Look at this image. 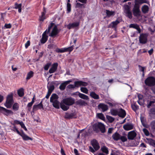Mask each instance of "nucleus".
I'll return each instance as SVG.
<instances>
[{
  "label": "nucleus",
  "instance_id": "obj_1",
  "mask_svg": "<svg viewBox=\"0 0 155 155\" xmlns=\"http://www.w3.org/2000/svg\"><path fill=\"white\" fill-rule=\"evenodd\" d=\"M58 96L55 94H53L51 95L50 98V101L52 103L53 107L57 109L60 108L59 102L58 100Z\"/></svg>",
  "mask_w": 155,
  "mask_h": 155
},
{
  "label": "nucleus",
  "instance_id": "obj_2",
  "mask_svg": "<svg viewBox=\"0 0 155 155\" xmlns=\"http://www.w3.org/2000/svg\"><path fill=\"white\" fill-rule=\"evenodd\" d=\"M54 25V23H51L48 26V29H46L43 34L42 38L40 40L41 43H45L47 40L48 36L47 34L49 32L51 29Z\"/></svg>",
  "mask_w": 155,
  "mask_h": 155
},
{
  "label": "nucleus",
  "instance_id": "obj_3",
  "mask_svg": "<svg viewBox=\"0 0 155 155\" xmlns=\"http://www.w3.org/2000/svg\"><path fill=\"white\" fill-rule=\"evenodd\" d=\"M13 102V95L12 94H10L8 95L7 97L5 105L7 108H10L11 107Z\"/></svg>",
  "mask_w": 155,
  "mask_h": 155
},
{
  "label": "nucleus",
  "instance_id": "obj_4",
  "mask_svg": "<svg viewBox=\"0 0 155 155\" xmlns=\"http://www.w3.org/2000/svg\"><path fill=\"white\" fill-rule=\"evenodd\" d=\"M145 84L148 86L151 87L155 85V78L153 77L147 78L144 81Z\"/></svg>",
  "mask_w": 155,
  "mask_h": 155
},
{
  "label": "nucleus",
  "instance_id": "obj_5",
  "mask_svg": "<svg viewBox=\"0 0 155 155\" xmlns=\"http://www.w3.org/2000/svg\"><path fill=\"white\" fill-rule=\"evenodd\" d=\"M99 129L102 133H104L105 131V127L104 125L101 122L96 123L94 126V130L97 131Z\"/></svg>",
  "mask_w": 155,
  "mask_h": 155
},
{
  "label": "nucleus",
  "instance_id": "obj_6",
  "mask_svg": "<svg viewBox=\"0 0 155 155\" xmlns=\"http://www.w3.org/2000/svg\"><path fill=\"white\" fill-rule=\"evenodd\" d=\"M62 101V103L68 106L73 105L75 103V99L71 97L64 98Z\"/></svg>",
  "mask_w": 155,
  "mask_h": 155
},
{
  "label": "nucleus",
  "instance_id": "obj_7",
  "mask_svg": "<svg viewBox=\"0 0 155 155\" xmlns=\"http://www.w3.org/2000/svg\"><path fill=\"white\" fill-rule=\"evenodd\" d=\"M148 34L147 33H142L140 35L139 40L140 43L144 44L147 41Z\"/></svg>",
  "mask_w": 155,
  "mask_h": 155
},
{
  "label": "nucleus",
  "instance_id": "obj_8",
  "mask_svg": "<svg viewBox=\"0 0 155 155\" xmlns=\"http://www.w3.org/2000/svg\"><path fill=\"white\" fill-rule=\"evenodd\" d=\"M122 20L121 18H118L115 21L112 22L109 25V27L114 28L115 31H116L117 25L120 22L122 21Z\"/></svg>",
  "mask_w": 155,
  "mask_h": 155
},
{
  "label": "nucleus",
  "instance_id": "obj_9",
  "mask_svg": "<svg viewBox=\"0 0 155 155\" xmlns=\"http://www.w3.org/2000/svg\"><path fill=\"white\" fill-rule=\"evenodd\" d=\"M73 49V46L67 48H63L61 49L57 48L56 49V52L58 53H63L65 52L72 51Z\"/></svg>",
  "mask_w": 155,
  "mask_h": 155
},
{
  "label": "nucleus",
  "instance_id": "obj_10",
  "mask_svg": "<svg viewBox=\"0 0 155 155\" xmlns=\"http://www.w3.org/2000/svg\"><path fill=\"white\" fill-rule=\"evenodd\" d=\"M137 133L134 131H131L128 132L127 134L128 138L129 140H133L136 137Z\"/></svg>",
  "mask_w": 155,
  "mask_h": 155
},
{
  "label": "nucleus",
  "instance_id": "obj_11",
  "mask_svg": "<svg viewBox=\"0 0 155 155\" xmlns=\"http://www.w3.org/2000/svg\"><path fill=\"white\" fill-rule=\"evenodd\" d=\"M59 31L57 26H54L52 29V31L49 36L52 37H55L58 33Z\"/></svg>",
  "mask_w": 155,
  "mask_h": 155
},
{
  "label": "nucleus",
  "instance_id": "obj_12",
  "mask_svg": "<svg viewBox=\"0 0 155 155\" xmlns=\"http://www.w3.org/2000/svg\"><path fill=\"white\" fill-rule=\"evenodd\" d=\"M98 109L103 112L106 111L108 109L107 106L104 104L101 103L98 106Z\"/></svg>",
  "mask_w": 155,
  "mask_h": 155
},
{
  "label": "nucleus",
  "instance_id": "obj_13",
  "mask_svg": "<svg viewBox=\"0 0 155 155\" xmlns=\"http://www.w3.org/2000/svg\"><path fill=\"white\" fill-rule=\"evenodd\" d=\"M91 144L95 150L99 149L100 146L97 141L95 140H94L91 142Z\"/></svg>",
  "mask_w": 155,
  "mask_h": 155
},
{
  "label": "nucleus",
  "instance_id": "obj_14",
  "mask_svg": "<svg viewBox=\"0 0 155 155\" xmlns=\"http://www.w3.org/2000/svg\"><path fill=\"white\" fill-rule=\"evenodd\" d=\"M58 66V64L57 63H54L51 68L49 69V72L50 74L54 72L56 70Z\"/></svg>",
  "mask_w": 155,
  "mask_h": 155
},
{
  "label": "nucleus",
  "instance_id": "obj_15",
  "mask_svg": "<svg viewBox=\"0 0 155 155\" xmlns=\"http://www.w3.org/2000/svg\"><path fill=\"white\" fill-rule=\"evenodd\" d=\"M71 81V80L66 81L62 83L59 86V88L61 90H64L68 84H69Z\"/></svg>",
  "mask_w": 155,
  "mask_h": 155
},
{
  "label": "nucleus",
  "instance_id": "obj_16",
  "mask_svg": "<svg viewBox=\"0 0 155 155\" xmlns=\"http://www.w3.org/2000/svg\"><path fill=\"white\" fill-rule=\"evenodd\" d=\"M87 85V83L82 81H77L74 82L75 87H78L81 86H86Z\"/></svg>",
  "mask_w": 155,
  "mask_h": 155
},
{
  "label": "nucleus",
  "instance_id": "obj_17",
  "mask_svg": "<svg viewBox=\"0 0 155 155\" xmlns=\"http://www.w3.org/2000/svg\"><path fill=\"white\" fill-rule=\"evenodd\" d=\"M123 127L125 130H129L133 128L134 125L131 124H127L124 125Z\"/></svg>",
  "mask_w": 155,
  "mask_h": 155
},
{
  "label": "nucleus",
  "instance_id": "obj_18",
  "mask_svg": "<svg viewBox=\"0 0 155 155\" xmlns=\"http://www.w3.org/2000/svg\"><path fill=\"white\" fill-rule=\"evenodd\" d=\"M74 94L78 95L79 97L82 99L86 100H88L89 99V98L87 96L79 92H77Z\"/></svg>",
  "mask_w": 155,
  "mask_h": 155
},
{
  "label": "nucleus",
  "instance_id": "obj_19",
  "mask_svg": "<svg viewBox=\"0 0 155 155\" xmlns=\"http://www.w3.org/2000/svg\"><path fill=\"white\" fill-rule=\"evenodd\" d=\"M129 27L136 29L138 31L139 33H140L141 32L139 26L137 24H131L129 25Z\"/></svg>",
  "mask_w": 155,
  "mask_h": 155
},
{
  "label": "nucleus",
  "instance_id": "obj_20",
  "mask_svg": "<svg viewBox=\"0 0 155 155\" xmlns=\"http://www.w3.org/2000/svg\"><path fill=\"white\" fill-rule=\"evenodd\" d=\"M43 109V106L42 104V102H41L38 105H35L33 106V110H36L38 109Z\"/></svg>",
  "mask_w": 155,
  "mask_h": 155
},
{
  "label": "nucleus",
  "instance_id": "obj_21",
  "mask_svg": "<svg viewBox=\"0 0 155 155\" xmlns=\"http://www.w3.org/2000/svg\"><path fill=\"white\" fill-rule=\"evenodd\" d=\"M19 135L22 137L23 139L24 140H32V139L31 138L29 137L28 136L25 134L23 132L22 133H21Z\"/></svg>",
  "mask_w": 155,
  "mask_h": 155
},
{
  "label": "nucleus",
  "instance_id": "obj_22",
  "mask_svg": "<svg viewBox=\"0 0 155 155\" xmlns=\"http://www.w3.org/2000/svg\"><path fill=\"white\" fill-rule=\"evenodd\" d=\"M15 6H11L9 7L8 8V10H9L11 9H18V10H21V4H18L17 3H15Z\"/></svg>",
  "mask_w": 155,
  "mask_h": 155
},
{
  "label": "nucleus",
  "instance_id": "obj_23",
  "mask_svg": "<svg viewBox=\"0 0 155 155\" xmlns=\"http://www.w3.org/2000/svg\"><path fill=\"white\" fill-rule=\"evenodd\" d=\"M126 115V113L125 111L121 109L119 111L118 115L122 118H124Z\"/></svg>",
  "mask_w": 155,
  "mask_h": 155
},
{
  "label": "nucleus",
  "instance_id": "obj_24",
  "mask_svg": "<svg viewBox=\"0 0 155 155\" xmlns=\"http://www.w3.org/2000/svg\"><path fill=\"white\" fill-rule=\"evenodd\" d=\"M90 95L91 97L95 99H98L100 98L99 95L94 92H91Z\"/></svg>",
  "mask_w": 155,
  "mask_h": 155
},
{
  "label": "nucleus",
  "instance_id": "obj_25",
  "mask_svg": "<svg viewBox=\"0 0 155 155\" xmlns=\"http://www.w3.org/2000/svg\"><path fill=\"white\" fill-rule=\"evenodd\" d=\"M120 136L117 132H116L112 135V137L114 140H117L120 139Z\"/></svg>",
  "mask_w": 155,
  "mask_h": 155
},
{
  "label": "nucleus",
  "instance_id": "obj_26",
  "mask_svg": "<svg viewBox=\"0 0 155 155\" xmlns=\"http://www.w3.org/2000/svg\"><path fill=\"white\" fill-rule=\"evenodd\" d=\"M64 104L62 103V101L60 104V107L64 110L66 111L69 109V107L68 106L65 105Z\"/></svg>",
  "mask_w": 155,
  "mask_h": 155
},
{
  "label": "nucleus",
  "instance_id": "obj_27",
  "mask_svg": "<svg viewBox=\"0 0 155 155\" xmlns=\"http://www.w3.org/2000/svg\"><path fill=\"white\" fill-rule=\"evenodd\" d=\"M106 13L107 16L108 17H110L111 16H114L115 15V12L114 11H110V10H106Z\"/></svg>",
  "mask_w": 155,
  "mask_h": 155
},
{
  "label": "nucleus",
  "instance_id": "obj_28",
  "mask_svg": "<svg viewBox=\"0 0 155 155\" xmlns=\"http://www.w3.org/2000/svg\"><path fill=\"white\" fill-rule=\"evenodd\" d=\"M124 13L126 16L128 17L129 18H132V13L130 10H124Z\"/></svg>",
  "mask_w": 155,
  "mask_h": 155
},
{
  "label": "nucleus",
  "instance_id": "obj_29",
  "mask_svg": "<svg viewBox=\"0 0 155 155\" xmlns=\"http://www.w3.org/2000/svg\"><path fill=\"white\" fill-rule=\"evenodd\" d=\"M45 11L41 12V15L40 16L39 18L40 21H43L46 18V17L45 15Z\"/></svg>",
  "mask_w": 155,
  "mask_h": 155
},
{
  "label": "nucleus",
  "instance_id": "obj_30",
  "mask_svg": "<svg viewBox=\"0 0 155 155\" xmlns=\"http://www.w3.org/2000/svg\"><path fill=\"white\" fill-rule=\"evenodd\" d=\"M48 91L52 93L54 89V87L52 84H50L49 86H47Z\"/></svg>",
  "mask_w": 155,
  "mask_h": 155
},
{
  "label": "nucleus",
  "instance_id": "obj_31",
  "mask_svg": "<svg viewBox=\"0 0 155 155\" xmlns=\"http://www.w3.org/2000/svg\"><path fill=\"white\" fill-rule=\"evenodd\" d=\"M13 114V112L12 110H8L6 109L4 114L6 116H8L10 114Z\"/></svg>",
  "mask_w": 155,
  "mask_h": 155
},
{
  "label": "nucleus",
  "instance_id": "obj_32",
  "mask_svg": "<svg viewBox=\"0 0 155 155\" xmlns=\"http://www.w3.org/2000/svg\"><path fill=\"white\" fill-rule=\"evenodd\" d=\"M78 104L80 105H85L87 103L85 101L81 99H80L77 101Z\"/></svg>",
  "mask_w": 155,
  "mask_h": 155
},
{
  "label": "nucleus",
  "instance_id": "obj_33",
  "mask_svg": "<svg viewBox=\"0 0 155 155\" xmlns=\"http://www.w3.org/2000/svg\"><path fill=\"white\" fill-rule=\"evenodd\" d=\"M18 93L19 96L22 97L24 95V89L22 88H21L18 90Z\"/></svg>",
  "mask_w": 155,
  "mask_h": 155
},
{
  "label": "nucleus",
  "instance_id": "obj_34",
  "mask_svg": "<svg viewBox=\"0 0 155 155\" xmlns=\"http://www.w3.org/2000/svg\"><path fill=\"white\" fill-rule=\"evenodd\" d=\"M111 114L114 116H116L118 115L119 111L117 110L116 109H112L111 111Z\"/></svg>",
  "mask_w": 155,
  "mask_h": 155
},
{
  "label": "nucleus",
  "instance_id": "obj_35",
  "mask_svg": "<svg viewBox=\"0 0 155 155\" xmlns=\"http://www.w3.org/2000/svg\"><path fill=\"white\" fill-rule=\"evenodd\" d=\"M133 14L135 16L138 17L140 15V10H133Z\"/></svg>",
  "mask_w": 155,
  "mask_h": 155
},
{
  "label": "nucleus",
  "instance_id": "obj_36",
  "mask_svg": "<svg viewBox=\"0 0 155 155\" xmlns=\"http://www.w3.org/2000/svg\"><path fill=\"white\" fill-rule=\"evenodd\" d=\"M34 73L31 71H30L29 72L27 75V77L26 78V79L28 80L30 79L31 78L33 75Z\"/></svg>",
  "mask_w": 155,
  "mask_h": 155
},
{
  "label": "nucleus",
  "instance_id": "obj_37",
  "mask_svg": "<svg viewBox=\"0 0 155 155\" xmlns=\"http://www.w3.org/2000/svg\"><path fill=\"white\" fill-rule=\"evenodd\" d=\"M140 3H139L137 0L135 1L133 10H139Z\"/></svg>",
  "mask_w": 155,
  "mask_h": 155
},
{
  "label": "nucleus",
  "instance_id": "obj_38",
  "mask_svg": "<svg viewBox=\"0 0 155 155\" xmlns=\"http://www.w3.org/2000/svg\"><path fill=\"white\" fill-rule=\"evenodd\" d=\"M13 109L15 111L19 109V104L17 103H15L12 107Z\"/></svg>",
  "mask_w": 155,
  "mask_h": 155
},
{
  "label": "nucleus",
  "instance_id": "obj_39",
  "mask_svg": "<svg viewBox=\"0 0 155 155\" xmlns=\"http://www.w3.org/2000/svg\"><path fill=\"white\" fill-rule=\"evenodd\" d=\"M76 8H83L84 7V4H81L80 3H77L76 5Z\"/></svg>",
  "mask_w": 155,
  "mask_h": 155
},
{
  "label": "nucleus",
  "instance_id": "obj_40",
  "mask_svg": "<svg viewBox=\"0 0 155 155\" xmlns=\"http://www.w3.org/2000/svg\"><path fill=\"white\" fill-rule=\"evenodd\" d=\"M102 151L104 153L106 154H107L108 153V148L105 146H103L101 148Z\"/></svg>",
  "mask_w": 155,
  "mask_h": 155
},
{
  "label": "nucleus",
  "instance_id": "obj_41",
  "mask_svg": "<svg viewBox=\"0 0 155 155\" xmlns=\"http://www.w3.org/2000/svg\"><path fill=\"white\" fill-rule=\"evenodd\" d=\"M81 91L84 93L86 94H87L88 93V90L86 87H81Z\"/></svg>",
  "mask_w": 155,
  "mask_h": 155
},
{
  "label": "nucleus",
  "instance_id": "obj_42",
  "mask_svg": "<svg viewBox=\"0 0 155 155\" xmlns=\"http://www.w3.org/2000/svg\"><path fill=\"white\" fill-rule=\"evenodd\" d=\"M98 117L102 120H104L105 119V117L104 115L102 113H99L97 114Z\"/></svg>",
  "mask_w": 155,
  "mask_h": 155
},
{
  "label": "nucleus",
  "instance_id": "obj_43",
  "mask_svg": "<svg viewBox=\"0 0 155 155\" xmlns=\"http://www.w3.org/2000/svg\"><path fill=\"white\" fill-rule=\"evenodd\" d=\"M131 107L133 110L134 111H136L138 109V106L135 104H132Z\"/></svg>",
  "mask_w": 155,
  "mask_h": 155
},
{
  "label": "nucleus",
  "instance_id": "obj_44",
  "mask_svg": "<svg viewBox=\"0 0 155 155\" xmlns=\"http://www.w3.org/2000/svg\"><path fill=\"white\" fill-rule=\"evenodd\" d=\"M137 102L141 106H143L144 105V99L138 100L137 101Z\"/></svg>",
  "mask_w": 155,
  "mask_h": 155
},
{
  "label": "nucleus",
  "instance_id": "obj_45",
  "mask_svg": "<svg viewBox=\"0 0 155 155\" xmlns=\"http://www.w3.org/2000/svg\"><path fill=\"white\" fill-rule=\"evenodd\" d=\"M120 139L123 142H124L127 141V139L125 136H122L120 137Z\"/></svg>",
  "mask_w": 155,
  "mask_h": 155
},
{
  "label": "nucleus",
  "instance_id": "obj_46",
  "mask_svg": "<svg viewBox=\"0 0 155 155\" xmlns=\"http://www.w3.org/2000/svg\"><path fill=\"white\" fill-rule=\"evenodd\" d=\"M138 67L139 71L142 72H144V70L146 68V67H142L140 65L138 66Z\"/></svg>",
  "mask_w": 155,
  "mask_h": 155
},
{
  "label": "nucleus",
  "instance_id": "obj_47",
  "mask_svg": "<svg viewBox=\"0 0 155 155\" xmlns=\"http://www.w3.org/2000/svg\"><path fill=\"white\" fill-rule=\"evenodd\" d=\"M51 65V63H47L44 66V69L45 70H48Z\"/></svg>",
  "mask_w": 155,
  "mask_h": 155
},
{
  "label": "nucleus",
  "instance_id": "obj_48",
  "mask_svg": "<svg viewBox=\"0 0 155 155\" xmlns=\"http://www.w3.org/2000/svg\"><path fill=\"white\" fill-rule=\"evenodd\" d=\"M155 103V100H153L151 101H150L149 104H148L147 105V107L149 108L150 106L152 105H153V104H154Z\"/></svg>",
  "mask_w": 155,
  "mask_h": 155
},
{
  "label": "nucleus",
  "instance_id": "obj_49",
  "mask_svg": "<svg viewBox=\"0 0 155 155\" xmlns=\"http://www.w3.org/2000/svg\"><path fill=\"white\" fill-rule=\"evenodd\" d=\"M12 130H13L14 132H16L19 135L21 133L18 131V130L17 129L16 127L15 126H14L12 129Z\"/></svg>",
  "mask_w": 155,
  "mask_h": 155
},
{
  "label": "nucleus",
  "instance_id": "obj_50",
  "mask_svg": "<svg viewBox=\"0 0 155 155\" xmlns=\"http://www.w3.org/2000/svg\"><path fill=\"white\" fill-rule=\"evenodd\" d=\"M143 131L145 134L146 136H148L149 135V133L148 131L146 128L143 129Z\"/></svg>",
  "mask_w": 155,
  "mask_h": 155
},
{
  "label": "nucleus",
  "instance_id": "obj_51",
  "mask_svg": "<svg viewBox=\"0 0 155 155\" xmlns=\"http://www.w3.org/2000/svg\"><path fill=\"white\" fill-rule=\"evenodd\" d=\"M73 28L78 26L79 25V23L78 22H75L71 24Z\"/></svg>",
  "mask_w": 155,
  "mask_h": 155
},
{
  "label": "nucleus",
  "instance_id": "obj_52",
  "mask_svg": "<svg viewBox=\"0 0 155 155\" xmlns=\"http://www.w3.org/2000/svg\"><path fill=\"white\" fill-rule=\"evenodd\" d=\"M20 125H21V128L24 129L25 131H27V128L22 121H21V123Z\"/></svg>",
  "mask_w": 155,
  "mask_h": 155
},
{
  "label": "nucleus",
  "instance_id": "obj_53",
  "mask_svg": "<svg viewBox=\"0 0 155 155\" xmlns=\"http://www.w3.org/2000/svg\"><path fill=\"white\" fill-rule=\"evenodd\" d=\"M107 118L109 120V121L110 122H113L114 120V118L111 116H108L107 117Z\"/></svg>",
  "mask_w": 155,
  "mask_h": 155
},
{
  "label": "nucleus",
  "instance_id": "obj_54",
  "mask_svg": "<svg viewBox=\"0 0 155 155\" xmlns=\"http://www.w3.org/2000/svg\"><path fill=\"white\" fill-rule=\"evenodd\" d=\"M5 109V108L0 106V113L4 114Z\"/></svg>",
  "mask_w": 155,
  "mask_h": 155
},
{
  "label": "nucleus",
  "instance_id": "obj_55",
  "mask_svg": "<svg viewBox=\"0 0 155 155\" xmlns=\"http://www.w3.org/2000/svg\"><path fill=\"white\" fill-rule=\"evenodd\" d=\"M151 127L153 129H155V120L153 121L151 124Z\"/></svg>",
  "mask_w": 155,
  "mask_h": 155
},
{
  "label": "nucleus",
  "instance_id": "obj_56",
  "mask_svg": "<svg viewBox=\"0 0 155 155\" xmlns=\"http://www.w3.org/2000/svg\"><path fill=\"white\" fill-rule=\"evenodd\" d=\"M124 7L125 10H129L130 8V6L128 5L127 4H126L124 5Z\"/></svg>",
  "mask_w": 155,
  "mask_h": 155
},
{
  "label": "nucleus",
  "instance_id": "obj_57",
  "mask_svg": "<svg viewBox=\"0 0 155 155\" xmlns=\"http://www.w3.org/2000/svg\"><path fill=\"white\" fill-rule=\"evenodd\" d=\"M30 45V41H28L25 44V46L26 48H27Z\"/></svg>",
  "mask_w": 155,
  "mask_h": 155
},
{
  "label": "nucleus",
  "instance_id": "obj_58",
  "mask_svg": "<svg viewBox=\"0 0 155 155\" xmlns=\"http://www.w3.org/2000/svg\"><path fill=\"white\" fill-rule=\"evenodd\" d=\"M149 9L148 6L147 5H144L142 8V10H148Z\"/></svg>",
  "mask_w": 155,
  "mask_h": 155
},
{
  "label": "nucleus",
  "instance_id": "obj_59",
  "mask_svg": "<svg viewBox=\"0 0 155 155\" xmlns=\"http://www.w3.org/2000/svg\"><path fill=\"white\" fill-rule=\"evenodd\" d=\"M11 25L10 24H6L5 25V27L7 28H9L11 27Z\"/></svg>",
  "mask_w": 155,
  "mask_h": 155
},
{
  "label": "nucleus",
  "instance_id": "obj_60",
  "mask_svg": "<svg viewBox=\"0 0 155 155\" xmlns=\"http://www.w3.org/2000/svg\"><path fill=\"white\" fill-rule=\"evenodd\" d=\"M137 96L138 98V100H141L143 99V95L142 94H138Z\"/></svg>",
  "mask_w": 155,
  "mask_h": 155
},
{
  "label": "nucleus",
  "instance_id": "obj_61",
  "mask_svg": "<svg viewBox=\"0 0 155 155\" xmlns=\"http://www.w3.org/2000/svg\"><path fill=\"white\" fill-rule=\"evenodd\" d=\"M137 2L140 3L141 4L146 2V0H136Z\"/></svg>",
  "mask_w": 155,
  "mask_h": 155
},
{
  "label": "nucleus",
  "instance_id": "obj_62",
  "mask_svg": "<svg viewBox=\"0 0 155 155\" xmlns=\"http://www.w3.org/2000/svg\"><path fill=\"white\" fill-rule=\"evenodd\" d=\"M21 123V121H20L18 120H15L14 121V123L15 124H20Z\"/></svg>",
  "mask_w": 155,
  "mask_h": 155
},
{
  "label": "nucleus",
  "instance_id": "obj_63",
  "mask_svg": "<svg viewBox=\"0 0 155 155\" xmlns=\"http://www.w3.org/2000/svg\"><path fill=\"white\" fill-rule=\"evenodd\" d=\"M71 5L69 3H68L67 4V10H71Z\"/></svg>",
  "mask_w": 155,
  "mask_h": 155
},
{
  "label": "nucleus",
  "instance_id": "obj_64",
  "mask_svg": "<svg viewBox=\"0 0 155 155\" xmlns=\"http://www.w3.org/2000/svg\"><path fill=\"white\" fill-rule=\"evenodd\" d=\"M111 155H121V154L119 152H116L111 153Z\"/></svg>",
  "mask_w": 155,
  "mask_h": 155
}]
</instances>
